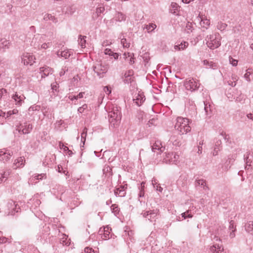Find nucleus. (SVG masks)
Masks as SVG:
<instances>
[{
    "label": "nucleus",
    "instance_id": "052dcab7",
    "mask_svg": "<svg viewBox=\"0 0 253 253\" xmlns=\"http://www.w3.org/2000/svg\"><path fill=\"white\" fill-rule=\"evenodd\" d=\"M221 145V140L218 139L215 142L214 147H219L220 148Z\"/></svg>",
    "mask_w": 253,
    "mask_h": 253
},
{
    "label": "nucleus",
    "instance_id": "e2e57ef3",
    "mask_svg": "<svg viewBox=\"0 0 253 253\" xmlns=\"http://www.w3.org/2000/svg\"><path fill=\"white\" fill-rule=\"evenodd\" d=\"M7 239L6 237H2L0 238V243H4L7 242Z\"/></svg>",
    "mask_w": 253,
    "mask_h": 253
},
{
    "label": "nucleus",
    "instance_id": "774afa93",
    "mask_svg": "<svg viewBox=\"0 0 253 253\" xmlns=\"http://www.w3.org/2000/svg\"><path fill=\"white\" fill-rule=\"evenodd\" d=\"M67 70H68V69L65 70V69H62L59 73L60 76L61 77V76H63L65 74L66 71Z\"/></svg>",
    "mask_w": 253,
    "mask_h": 253
},
{
    "label": "nucleus",
    "instance_id": "cd10ccee",
    "mask_svg": "<svg viewBox=\"0 0 253 253\" xmlns=\"http://www.w3.org/2000/svg\"><path fill=\"white\" fill-rule=\"evenodd\" d=\"M204 110L205 115L207 116H211V105L207 103L204 102Z\"/></svg>",
    "mask_w": 253,
    "mask_h": 253
},
{
    "label": "nucleus",
    "instance_id": "f257e3e1",
    "mask_svg": "<svg viewBox=\"0 0 253 253\" xmlns=\"http://www.w3.org/2000/svg\"><path fill=\"white\" fill-rule=\"evenodd\" d=\"M189 124V121L188 119L179 117L176 119L174 127L180 135H182L191 130Z\"/></svg>",
    "mask_w": 253,
    "mask_h": 253
},
{
    "label": "nucleus",
    "instance_id": "7ed1b4c3",
    "mask_svg": "<svg viewBox=\"0 0 253 253\" xmlns=\"http://www.w3.org/2000/svg\"><path fill=\"white\" fill-rule=\"evenodd\" d=\"M221 37L220 34L216 33L213 35L207 36L205 39L207 46L211 49L217 48L220 44Z\"/></svg>",
    "mask_w": 253,
    "mask_h": 253
},
{
    "label": "nucleus",
    "instance_id": "6e6d98bb",
    "mask_svg": "<svg viewBox=\"0 0 253 253\" xmlns=\"http://www.w3.org/2000/svg\"><path fill=\"white\" fill-rule=\"evenodd\" d=\"M220 135H221L223 138L225 140H227L228 141V138H229V136L228 135H227L225 132H224L223 131H222L220 133Z\"/></svg>",
    "mask_w": 253,
    "mask_h": 253
},
{
    "label": "nucleus",
    "instance_id": "0eeeda50",
    "mask_svg": "<svg viewBox=\"0 0 253 253\" xmlns=\"http://www.w3.org/2000/svg\"><path fill=\"white\" fill-rule=\"evenodd\" d=\"M7 206L9 210L7 215H13L15 212H18L20 210L19 205L12 200L8 202Z\"/></svg>",
    "mask_w": 253,
    "mask_h": 253
},
{
    "label": "nucleus",
    "instance_id": "9b49d317",
    "mask_svg": "<svg viewBox=\"0 0 253 253\" xmlns=\"http://www.w3.org/2000/svg\"><path fill=\"white\" fill-rule=\"evenodd\" d=\"M111 229L108 226L104 227L103 228H100L99 230V234L101 235V237L103 240H108L110 238V231Z\"/></svg>",
    "mask_w": 253,
    "mask_h": 253
},
{
    "label": "nucleus",
    "instance_id": "2eb2a0df",
    "mask_svg": "<svg viewBox=\"0 0 253 253\" xmlns=\"http://www.w3.org/2000/svg\"><path fill=\"white\" fill-rule=\"evenodd\" d=\"M210 251L212 253H225L223 246L218 244H214L211 246Z\"/></svg>",
    "mask_w": 253,
    "mask_h": 253
},
{
    "label": "nucleus",
    "instance_id": "37998d69",
    "mask_svg": "<svg viewBox=\"0 0 253 253\" xmlns=\"http://www.w3.org/2000/svg\"><path fill=\"white\" fill-rule=\"evenodd\" d=\"M121 43L124 47H129V43L127 42L125 38H123L121 39Z\"/></svg>",
    "mask_w": 253,
    "mask_h": 253
},
{
    "label": "nucleus",
    "instance_id": "473e14b6",
    "mask_svg": "<svg viewBox=\"0 0 253 253\" xmlns=\"http://www.w3.org/2000/svg\"><path fill=\"white\" fill-rule=\"evenodd\" d=\"M227 26V25L225 23H223L221 22H219L217 23L216 26L217 29L220 31L224 30Z\"/></svg>",
    "mask_w": 253,
    "mask_h": 253
},
{
    "label": "nucleus",
    "instance_id": "5701e85b",
    "mask_svg": "<svg viewBox=\"0 0 253 253\" xmlns=\"http://www.w3.org/2000/svg\"><path fill=\"white\" fill-rule=\"evenodd\" d=\"M12 98L15 100L16 104L21 105L25 98L23 95H19L17 92H15L12 96Z\"/></svg>",
    "mask_w": 253,
    "mask_h": 253
},
{
    "label": "nucleus",
    "instance_id": "13d9d810",
    "mask_svg": "<svg viewBox=\"0 0 253 253\" xmlns=\"http://www.w3.org/2000/svg\"><path fill=\"white\" fill-rule=\"evenodd\" d=\"M104 53L105 54H108L111 56V54H112V53H113V52L111 50V49L106 48L105 49Z\"/></svg>",
    "mask_w": 253,
    "mask_h": 253
},
{
    "label": "nucleus",
    "instance_id": "a19ab883",
    "mask_svg": "<svg viewBox=\"0 0 253 253\" xmlns=\"http://www.w3.org/2000/svg\"><path fill=\"white\" fill-rule=\"evenodd\" d=\"M229 62L233 66H236L238 64V60L233 58L232 57L229 56Z\"/></svg>",
    "mask_w": 253,
    "mask_h": 253
},
{
    "label": "nucleus",
    "instance_id": "4d7b16f0",
    "mask_svg": "<svg viewBox=\"0 0 253 253\" xmlns=\"http://www.w3.org/2000/svg\"><path fill=\"white\" fill-rule=\"evenodd\" d=\"M104 90L106 92V94H110L111 92V88L110 87L106 86L104 88Z\"/></svg>",
    "mask_w": 253,
    "mask_h": 253
},
{
    "label": "nucleus",
    "instance_id": "393cba45",
    "mask_svg": "<svg viewBox=\"0 0 253 253\" xmlns=\"http://www.w3.org/2000/svg\"><path fill=\"white\" fill-rule=\"evenodd\" d=\"M116 21L119 22L125 21L126 19V16L125 14L121 12H118L116 13L114 18Z\"/></svg>",
    "mask_w": 253,
    "mask_h": 253
},
{
    "label": "nucleus",
    "instance_id": "4c0bfd02",
    "mask_svg": "<svg viewBox=\"0 0 253 253\" xmlns=\"http://www.w3.org/2000/svg\"><path fill=\"white\" fill-rule=\"evenodd\" d=\"M12 153L11 154L9 152L8 153H3V157H2V160H5L6 161L9 160L10 158V157L12 156Z\"/></svg>",
    "mask_w": 253,
    "mask_h": 253
},
{
    "label": "nucleus",
    "instance_id": "6ab92c4d",
    "mask_svg": "<svg viewBox=\"0 0 253 253\" xmlns=\"http://www.w3.org/2000/svg\"><path fill=\"white\" fill-rule=\"evenodd\" d=\"M133 74V71L132 70L126 72L124 75L125 79L124 82L126 84L131 83L133 81V78L131 77Z\"/></svg>",
    "mask_w": 253,
    "mask_h": 253
},
{
    "label": "nucleus",
    "instance_id": "f8f14e48",
    "mask_svg": "<svg viewBox=\"0 0 253 253\" xmlns=\"http://www.w3.org/2000/svg\"><path fill=\"white\" fill-rule=\"evenodd\" d=\"M53 69L47 66H44L40 68V73L42 78H44L53 73Z\"/></svg>",
    "mask_w": 253,
    "mask_h": 253
},
{
    "label": "nucleus",
    "instance_id": "3c124183",
    "mask_svg": "<svg viewBox=\"0 0 253 253\" xmlns=\"http://www.w3.org/2000/svg\"><path fill=\"white\" fill-rule=\"evenodd\" d=\"M220 149L219 147H214L213 151L212 152V155L213 156H216L217 155L218 152L220 151Z\"/></svg>",
    "mask_w": 253,
    "mask_h": 253
},
{
    "label": "nucleus",
    "instance_id": "dca6fc26",
    "mask_svg": "<svg viewBox=\"0 0 253 253\" xmlns=\"http://www.w3.org/2000/svg\"><path fill=\"white\" fill-rule=\"evenodd\" d=\"M133 100L137 106H140L145 100V97L143 93L139 92L133 97Z\"/></svg>",
    "mask_w": 253,
    "mask_h": 253
},
{
    "label": "nucleus",
    "instance_id": "ddd939ff",
    "mask_svg": "<svg viewBox=\"0 0 253 253\" xmlns=\"http://www.w3.org/2000/svg\"><path fill=\"white\" fill-rule=\"evenodd\" d=\"M126 184L121 185L119 187L116 188L114 190L115 195L121 197H125L126 194Z\"/></svg>",
    "mask_w": 253,
    "mask_h": 253
},
{
    "label": "nucleus",
    "instance_id": "338daca9",
    "mask_svg": "<svg viewBox=\"0 0 253 253\" xmlns=\"http://www.w3.org/2000/svg\"><path fill=\"white\" fill-rule=\"evenodd\" d=\"M51 89H52L53 91H54V90L56 91L57 90V87H58L57 84H51Z\"/></svg>",
    "mask_w": 253,
    "mask_h": 253
},
{
    "label": "nucleus",
    "instance_id": "6e6552de",
    "mask_svg": "<svg viewBox=\"0 0 253 253\" xmlns=\"http://www.w3.org/2000/svg\"><path fill=\"white\" fill-rule=\"evenodd\" d=\"M35 56L29 53H24L22 56V62L26 65H32L35 62Z\"/></svg>",
    "mask_w": 253,
    "mask_h": 253
},
{
    "label": "nucleus",
    "instance_id": "4468645a",
    "mask_svg": "<svg viewBox=\"0 0 253 253\" xmlns=\"http://www.w3.org/2000/svg\"><path fill=\"white\" fill-rule=\"evenodd\" d=\"M33 128L32 125L31 124H28L27 123H24V125H21L18 127L17 129L19 132L21 131L23 134H28L31 132Z\"/></svg>",
    "mask_w": 253,
    "mask_h": 253
},
{
    "label": "nucleus",
    "instance_id": "5fc2aeb1",
    "mask_svg": "<svg viewBox=\"0 0 253 253\" xmlns=\"http://www.w3.org/2000/svg\"><path fill=\"white\" fill-rule=\"evenodd\" d=\"M236 231V228L230 230L229 236L231 238H233L235 237V232Z\"/></svg>",
    "mask_w": 253,
    "mask_h": 253
},
{
    "label": "nucleus",
    "instance_id": "bb28decb",
    "mask_svg": "<svg viewBox=\"0 0 253 253\" xmlns=\"http://www.w3.org/2000/svg\"><path fill=\"white\" fill-rule=\"evenodd\" d=\"M245 229L248 233L253 235V221H250L246 223L245 225Z\"/></svg>",
    "mask_w": 253,
    "mask_h": 253
},
{
    "label": "nucleus",
    "instance_id": "1a4fd4ad",
    "mask_svg": "<svg viewBox=\"0 0 253 253\" xmlns=\"http://www.w3.org/2000/svg\"><path fill=\"white\" fill-rule=\"evenodd\" d=\"M151 147L152 151L156 152L157 154H161L165 150V147L162 145L160 140L156 141Z\"/></svg>",
    "mask_w": 253,
    "mask_h": 253
},
{
    "label": "nucleus",
    "instance_id": "a211bd4d",
    "mask_svg": "<svg viewBox=\"0 0 253 253\" xmlns=\"http://www.w3.org/2000/svg\"><path fill=\"white\" fill-rule=\"evenodd\" d=\"M72 54V51L71 49H66L62 51L58 50L56 52V54L58 57H63L65 59L69 58Z\"/></svg>",
    "mask_w": 253,
    "mask_h": 253
},
{
    "label": "nucleus",
    "instance_id": "2f4dec72",
    "mask_svg": "<svg viewBox=\"0 0 253 253\" xmlns=\"http://www.w3.org/2000/svg\"><path fill=\"white\" fill-rule=\"evenodd\" d=\"M87 128L84 127L81 134V142L83 143V145L84 144L85 141V138L87 135Z\"/></svg>",
    "mask_w": 253,
    "mask_h": 253
},
{
    "label": "nucleus",
    "instance_id": "f704fd0d",
    "mask_svg": "<svg viewBox=\"0 0 253 253\" xmlns=\"http://www.w3.org/2000/svg\"><path fill=\"white\" fill-rule=\"evenodd\" d=\"M193 30V27L192 26V24L189 22H187L186 28H185V31L187 33H189L190 32H192Z\"/></svg>",
    "mask_w": 253,
    "mask_h": 253
},
{
    "label": "nucleus",
    "instance_id": "a18cd8bd",
    "mask_svg": "<svg viewBox=\"0 0 253 253\" xmlns=\"http://www.w3.org/2000/svg\"><path fill=\"white\" fill-rule=\"evenodd\" d=\"M251 73L250 72V69H249L246 71V73L244 75V78L248 82H250L251 81L250 78V76L251 75Z\"/></svg>",
    "mask_w": 253,
    "mask_h": 253
},
{
    "label": "nucleus",
    "instance_id": "b1692460",
    "mask_svg": "<svg viewBox=\"0 0 253 253\" xmlns=\"http://www.w3.org/2000/svg\"><path fill=\"white\" fill-rule=\"evenodd\" d=\"M43 15V20L45 22H47L48 20L51 21L52 22L54 23H56L58 22L57 18L55 17L54 16L52 15L51 14L45 13Z\"/></svg>",
    "mask_w": 253,
    "mask_h": 253
},
{
    "label": "nucleus",
    "instance_id": "c756f323",
    "mask_svg": "<svg viewBox=\"0 0 253 253\" xmlns=\"http://www.w3.org/2000/svg\"><path fill=\"white\" fill-rule=\"evenodd\" d=\"M86 37L85 36L80 35L78 39L79 44L81 45L82 48L85 47L86 39Z\"/></svg>",
    "mask_w": 253,
    "mask_h": 253
},
{
    "label": "nucleus",
    "instance_id": "c85d7f7f",
    "mask_svg": "<svg viewBox=\"0 0 253 253\" xmlns=\"http://www.w3.org/2000/svg\"><path fill=\"white\" fill-rule=\"evenodd\" d=\"M124 56L126 59H127L128 57H130L129 59V63L131 65L134 63V54L130 52L128 53H125L124 54Z\"/></svg>",
    "mask_w": 253,
    "mask_h": 253
},
{
    "label": "nucleus",
    "instance_id": "603ef678",
    "mask_svg": "<svg viewBox=\"0 0 253 253\" xmlns=\"http://www.w3.org/2000/svg\"><path fill=\"white\" fill-rule=\"evenodd\" d=\"M3 178H4V180H6L7 179L8 176L10 174V171L9 170L4 171L3 173H1Z\"/></svg>",
    "mask_w": 253,
    "mask_h": 253
},
{
    "label": "nucleus",
    "instance_id": "09e8293b",
    "mask_svg": "<svg viewBox=\"0 0 253 253\" xmlns=\"http://www.w3.org/2000/svg\"><path fill=\"white\" fill-rule=\"evenodd\" d=\"M84 252L86 253H98L97 252H95L92 248L89 247H86L84 249Z\"/></svg>",
    "mask_w": 253,
    "mask_h": 253
},
{
    "label": "nucleus",
    "instance_id": "0e129e2a",
    "mask_svg": "<svg viewBox=\"0 0 253 253\" xmlns=\"http://www.w3.org/2000/svg\"><path fill=\"white\" fill-rule=\"evenodd\" d=\"M84 94V92H80L77 95H76V98H77V99L79 98H82L83 97Z\"/></svg>",
    "mask_w": 253,
    "mask_h": 253
},
{
    "label": "nucleus",
    "instance_id": "c9c22d12",
    "mask_svg": "<svg viewBox=\"0 0 253 253\" xmlns=\"http://www.w3.org/2000/svg\"><path fill=\"white\" fill-rule=\"evenodd\" d=\"M119 208L117 205H112L111 207V210L112 211V212H113L115 215H117L119 212Z\"/></svg>",
    "mask_w": 253,
    "mask_h": 253
},
{
    "label": "nucleus",
    "instance_id": "7c9ffc66",
    "mask_svg": "<svg viewBox=\"0 0 253 253\" xmlns=\"http://www.w3.org/2000/svg\"><path fill=\"white\" fill-rule=\"evenodd\" d=\"M188 45V43L187 42H183V43L181 42L180 44L175 45L174 46V48L175 49L180 50V49H184L186 47H187Z\"/></svg>",
    "mask_w": 253,
    "mask_h": 253
},
{
    "label": "nucleus",
    "instance_id": "49530a36",
    "mask_svg": "<svg viewBox=\"0 0 253 253\" xmlns=\"http://www.w3.org/2000/svg\"><path fill=\"white\" fill-rule=\"evenodd\" d=\"M87 108V105L86 104H84L82 107L78 108V111L80 113H83Z\"/></svg>",
    "mask_w": 253,
    "mask_h": 253
},
{
    "label": "nucleus",
    "instance_id": "72a5a7b5",
    "mask_svg": "<svg viewBox=\"0 0 253 253\" xmlns=\"http://www.w3.org/2000/svg\"><path fill=\"white\" fill-rule=\"evenodd\" d=\"M142 57L144 62H145V66H146L150 59L149 54L147 52H146L142 55Z\"/></svg>",
    "mask_w": 253,
    "mask_h": 253
},
{
    "label": "nucleus",
    "instance_id": "9d476101",
    "mask_svg": "<svg viewBox=\"0 0 253 253\" xmlns=\"http://www.w3.org/2000/svg\"><path fill=\"white\" fill-rule=\"evenodd\" d=\"M159 210H153L144 211L141 213L144 217L147 218L150 221H152L158 214Z\"/></svg>",
    "mask_w": 253,
    "mask_h": 253
},
{
    "label": "nucleus",
    "instance_id": "20e7f679",
    "mask_svg": "<svg viewBox=\"0 0 253 253\" xmlns=\"http://www.w3.org/2000/svg\"><path fill=\"white\" fill-rule=\"evenodd\" d=\"M184 85L185 88L191 91H193L198 89L199 88V84L193 78L186 79L184 83Z\"/></svg>",
    "mask_w": 253,
    "mask_h": 253
},
{
    "label": "nucleus",
    "instance_id": "ea45409f",
    "mask_svg": "<svg viewBox=\"0 0 253 253\" xmlns=\"http://www.w3.org/2000/svg\"><path fill=\"white\" fill-rule=\"evenodd\" d=\"M181 216L184 219H186L187 217L192 218L193 217V215L189 213V211L181 213Z\"/></svg>",
    "mask_w": 253,
    "mask_h": 253
},
{
    "label": "nucleus",
    "instance_id": "aec40b11",
    "mask_svg": "<svg viewBox=\"0 0 253 253\" xmlns=\"http://www.w3.org/2000/svg\"><path fill=\"white\" fill-rule=\"evenodd\" d=\"M252 158L253 156H250V153L249 152H247L244 155V160L246 164L245 169H249L252 168V165L253 163Z\"/></svg>",
    "mask_w": 253,
    "mask_h": 253
},
{
    "label": "nucleus",
    "instance_id": "8fccbe9b",
    "mask_svg": "<svg viewBox=\"0 0 253 253\" xmlns=\"http://www.w3.org/2000/svg\"><path fill=\"white\" fill-rule=\"evenodd\" d=\"M229 230H232V229H234L236 228V225H235V222L233 220H231L229 223Z\"/></svg>",
    "mask_w": 253,
    "mask_h": 253
},
{
    "label": "nucleus",
    "instance_id": "4be33fe9",
    "mask_svg": "<svg viewBox=\"0 0 253 253\" xmlns=\"http://www.w3.org/2000/svg\"><path fill=\"white\" fill-rule=\"evenodd\" d=\"M46 178L45 173L35 174L33 175L30 179L31 182H34L35 180H42Z\"/></svg>",
    "mask_w": 253,
    "mask_h": 253
},
{
    "label": "nucleus",
    "instance_id": "423d86ee",
    "mask_svg": "<svg viewBox=\"0 0 253 253\" xmlns=\"http://www.w3.org/2000/svg\"><path fill=\"white\" fill-rule=\"evenodd\" d=\"M93 68L94 72L97 74L99 78L103 77L104 74L108 71V66L101 63L96 64L93 66Z\"/></svg>",
    "mask_w": 253,
    "mask_h": 253
},
{
    "label": "nucleus",
    "instance_id": "e433bc0d",
    "mask_svg": "<svg viewBox=\"0 0 253 253\" xmlns=\"http://www.w3.org/2000/svg\"><path fill=\"white\" fill-rule=\"evenodd\" d=\"M156 28V25L153 24H150L146 26V29L148 31V32L152 31Z\"/></svg>",
    "mask_w": 253,
    "mask_h": 253
},
{
    "label": "nucleus",
    "instance_id": "69168bd1",
    "mask_svg": "<svg viewBox=\"0 0 253 253\" xmlns=\"http://www.w3.org/2000/svg\"><path fill=\"white\" fill-rule=\"evenodd\" d=\"M49 44V43H44L42 45V48H44V49H46L48 47Z\"/></svg>",
    "mask_w": 253,
    "mask_h": 253
},
{
    "label": "nucleus",
    "instance_id": "680f3d73",
    "mask_svg": "<svg viewBox=\"0 0 253 253\" xmlns=\"http://www.w3.org/2000/svg\"><path fill=\"white\" fill-rule=\"evenodd\" d=\"M6 93V90L4 88H1L0 89V99L2 97L4 93Z\"/></svg>",
    "mask_w": 253,
    "mask_h": 253
},
{
    "label": "nucleus",
    "instance_id": "864d4df0",
    "mask_svg": "<svg viewBox=\"0 0 253 253\" xmlns=\"http://www.w3.org/2000/svg\"><path fill=\"white\" fill-rule=\"evenodd\" d=\"M236 158V155H229L228 156V160H227V162L228 161H229V163L230 164L231 163V160H235Z\"/></svg>",
    "mask_w": 253,
    "mask_h": 253
},
{
    "label": "nucleus",
    "instance_id": "c03bdc74",
    "mask_svg": "<svg viewBox=\"0 0 253 253\" xmlns=\"http://www.w3.org/2000/svg\"><path fill=\"white\" fill-rule=\"evenodd\" d=\"M2 48L4 49H7L9 47L10 43L8 41L5 40L1 42Z\"/></svg>",
    "mask_w": 253,
    "mask_h": 253
},
{
    "label": "nucleus",
    "instance_id": "a878e982",
    "mask_svg": "<svg viewBox=\"0 0 253 253\" xmlns=\"http://www.w3.org/2000/svg\"><path fill=\"white\" fill-rule=\"evenodd\" d=\"M25 159L24 157H19L17 159L15 160L13 164L14 169H16L20 166H23L24 165Z\"/></svg>",
    "mask_w": 253,
    "mask_h": 253
},
{
    "label": "nucleus",
    "instance_id": "bf43d9fd",
    "mask_svg": "<svg viewBox=\"0 0 253 253\" xmlns=\"http://www.w3.org/2000/svg\"><path fill=\"white\" fill-rule=\"evenodd\" d=\"M60 147L61 149H63L64 151H67L69 150L68 147L65 146L63 143H60Z\"/></svg>",
    "mask_w": 253,
    "mask_h": 253
},
{
    "label": "nucleus",
    "instance_id": "f3484780",
    "mask_svg": "<svg viewBox=\"0 0 253 253\" xmlns=\"http://www.w3.org/2000/svg\"><path fill=\"white\" fill-rule=\"evenodd\" d=\"M199 21H200V25L201 26L205 27L206 26H209L210 25V21L207 19L205 15L199 14L197 17Z\"/></svg>",
    "mask_w": 253,
    "mask_h": 253
},
{
    "label": "nucleus",
    "instance_id": "412c9836",
    "mask_svg": "<svg viewBox=\"0 0 253 253\" xmlns=\"http://www.w3.org/2000/svg\"><path fill=\"white\" fill-rule=\"evenodd\" d=\"M180 6L176 2H171L170 7L169 8L170 12L175 15H179V11Z\"/></svg>",
    "mask_w": 253,
    "mask_h": 253
},
{
    "label": "nucleus",
    "instance_id": "de8ad7c7",
    "mask_svg": "<svg viewBox=\"0 0 253 253\" xmlns=\"http://www.w3.org/2000/svg\"><path fill=\"white\" fill-rule=\"evenodd\" d=\"M234 99H235L236 102H241L243 101V100H244V95L241 93L238 96L234 98Z\"/></svg>",
    "mask_w": 253,
    "mask_h": 253
},
{
    "label": "nucleus",
    "instance_id": "58836bf2",
    "mask_svg": "<svg viewBox=\"0 0 253 253\" xmlns=\"http://www.w3.org/2000/svg\"><path fill=\"white\" fill-rule=\"evenodd\" d=\"M196 185H201L204 187L206 185V180L204 179H197L196 180Z\"/></svg>",
    "mask_w": 253,
    "mask_h": 253
},
{
    "label": "nucleus",
    "instance_id": "79ce46f5",
    "mask_svg": "<svg viewBox=\"0 0 253 253\" xmlns=\"http://www.w3.org/2000/svg\"><path fill=\"white\" fill-rule=\"evenodd\" d=\"M104 10L105 8L104 7H97L96 9V13L97 16H99L104 11Z\"/></svg>",
    "mask_w": 253,
    "mask_h": 253
},
{
    "label": "nucleus",
    "instance_id": "39448f33",
    "mask_svg": "<svg viewBox=\"0 0 253 253\" xmlns=\"http://www.w3.org/2000/svg\"><path fill=\"white\" fill-rule=\"evenodd\" d=\"M179 156L175 153H169L166 155V157L163 159V162L166 164H176L178 161Z\"/></svg>",
    "mask_w": 253,
    "mask_h": 253
},
{
    "label": "nucleus",
    "instance_id": "f03ea898",
    "mask_svg": "<svg viewBox=\"0 0 253 253\" xmlns=\"http://www.w3.org/2000/svg\"><path fill=\"white\" fill-rule=\"evenodd\" d=\"M109 121L111 126L115 127L118 126L121 120L122 115L120 108L116 106L108 113Z\"/></svg>",
    "mask_w": 253,
    "mask_h": 253
}]
</instances>
